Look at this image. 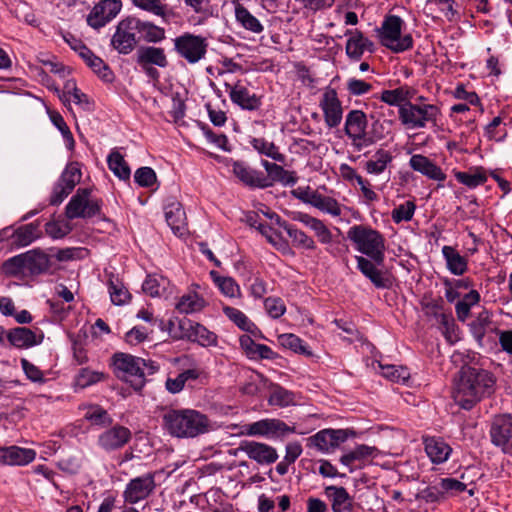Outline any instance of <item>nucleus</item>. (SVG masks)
<instances>
[{"mask_svg": "<svg viewBox=\"0 0 512 512\" xmlns=\"http://www.w3.org/2000/svg\"><path fill=\"white\" fill-rule=\"evenodd\" d=\"M496 380L488 371L463 366L455 380L453 399L464 410H471L482 399L494 393Z\"/></svg>", "mask_w": 512, "mask_h": 512, "instance_id": "nucleus-1", "label": "nucleus"}, {"mask_svg": "<svg viewBox=\"0 0 512 512\" xmlns=\"http://www.w3.org/2000/svg\"><path fill=\"white\" fill-rule=\"evenodd\" d=\"M162 421L164 429L177 438H195L210 429L208 417L194 409H168Z\"/></svg>", "mask_w": 512, "mask_h": 512, "instance_id": "nucleus-2", "label": "nucleus"}, {"mask_svg": "<svg viewBox=\"0 0 512 512\" xmlns=\"http://www.w3.org/2000/svg\"><path fill=\"white\" fill-rule=\"evenodd\" d=\"M113 366L116 376L129 383L136 391L144 387L148 375H153L159 369L154 361L127 353H115Z\"/></svg>", "mask_w": 512, "mask_h": 512, "instance_id": "nucleus-3", "label": "nucleus"}, {"mask_svg": "<svg viewBox=\"0 0 512 512\" xmlns=\"http://www.w3.org/2000/svg\"><path fill=\"white\" fill-rule=\"evenodd\" d=\"M347 237L354 243L357 251L378 265L384 263L385 239L380 232L368 226L354 225L348 230Z\"/></svg>", "mask_w": 512, "mask_h": 512, "instance_id": "nucleus-4", "label": "nucleus"}, {"mask_svg": "<svg viewBox=\"0 0 512 512\" xmlns=\"http://www.w3.org/2000/svg\"><path fill=\"white\" fill-rule=\"evenodd\" d=\"M401 123L410 129L424 128L427 123L436 124L440 109L433 104L404 103L399 108Z\"/></svg>", "mask_w": 512, "mask_h": 512, "instance_id": "nucleus-5", "label": "nucleus"}, {"mask_svg": "<svg viewBox=\"0 0 512 512\" xmlns=\"http://www.w3.org/2000/svg\"><path fill=\"white\" fill-rule=\"evenodd\" d=\"M402 23L400 17L392 15L384 20L379 30L381 44L396 53L408 50L413 46L410 34L401 36Z\"/></svg>", "mask_w": 512, "mask_h": 512, "instance_id": "nucleus-6", "label": "nucleus"}, {"mask_svg": "<svg viewBox=\"0 0 512 512\" xmlns=\"http://www.w3.org/2000/svg\"><path fill=\"white\" fill-rule=\"evenodd\" d=\"M92 189L79 188L65 208L68 219L91 218L100 213L102 201L91 197Z\"/></svg>", "mask_w": 512, "mask_h": 512, "instance_id": "nucleus-7", "label": "nucleus"}, {"mask_svg": "<svg viewBox=\"0 0 512 512\" xmlns=\"http://www.w3.org/2000/svg\"><path fill=\"white\" fill-rule=\"evenodd\" d=\"M206 38L200 35L184 33L174 39V49L188 63L195 64L203 59L207 52Z\"/></svg>", "mask_w": 512, "mask_h": 512, "instance_id": "nucleus-8", "label": "nucleus"}, {"mask_svg": "<svg viewBox=\"0 0 512 512\" xmlns=\"http://www.w3.org/2000/svg\"><path fill=\"white\" fill-rule=\"evenodd\" d=\"M137 34V18L123 19L116 27L111 44L120 54H129L137 45Z\"/></svg>", "mask_w": 512, "mask_h": 512, "instance_id": "nucleus-9", "label": "nucleus"}, {"mask_svg": "<svg viewBox=\"0 0 512 512\" xmlns=\"http://www.w3.org/2000/svg\"><path fill=\"white\" fill-rule=\"evenodd\" d=\"M155 487L154 474L146 473L131 479L127 483L122 496L126 503L133 505L146 499L154 491Z\"/></svg>", "mask_w": 512, "mask_h": 512, "instance_id": "nucleus-10", "label": "nucleus"}, {"mask_svg": "<svg viewBox=\"0 0 512 512\" xmlns=\"http://www.w3.org/2000/svg\"><path fill=\"white\" fill-rule=\"evenodd\" d=\"M348 438V430L323 429L308 438L310 446L323 453H329L339 447Z\"/></svg>", "mask_w": 512, "mask_h": 512, "instance_id": "nucleus-11", "label": "nucleus"}, {"mask_svg": "<svg viewBox=\"0 0 512 512\" xmlns=\"http://www.w3.org/2000/svg\"><path fill=\"white\" fill-rule=\"evenodd\" d=\"M121 7L119 0H103L92 8L87 16V23L96 29L103 27L117 16Z\"/></svg>", "mask_w": 512, "mask_h": 512, "instance_id": "nucleus-12", "label": "nucleus"}, {"mask_svg": "<svg viewBox=\"0 0 512 512\" xmlns=\"http://www.w3.org/2000/svg\"><path fill=\"white\" fill-rule=\"evenodd\" d=\"M490 436L494 445L501 447L504 452H511L512 416H497L491 425Z\"/></svg>", "mask_w": 512, "mask_h": 512, "instance_id": "nucleus-13", "label": "nucleus"}, {"mask_svg": "<svg viewBox=\"0 0 512 512\" xmlns=\"http://www.w3.org/2000/svg\"><path fill=\"white\" fill-rule=\"evenodd\" d=\"M319 105L323 111L326 125L329 128L337 127L343 116V109L337 92L332 88H326Z\"/></svg>", "mask_w": 512, "mask_h": 512, "instance_id": "nucleus-14", "label": "nucleus"}, {"mask_svg": "<svg viewBox=\"0 0 512 512\" xmlns=\"http://www.w3.org/2000/svg\"><path fill=\"white\" fill-rule=\"evenodd\" d=\"M131 431L121 425H115L102 432L97 439L98 446L107 451H115L124 447L131 439Z\"/></svg>", "mask_w": 512, "mask_h": 512, "instance_id": "nucleus-15", "label": "nucleus"}, {"mask_svg": "<svg viewBox=\"0 0 512 512\" xmlns=\"http://www.w3.org/2000/svg\"><path fill=\"white\" fill-rule=\"evenodd\" d=\"M231 172L245 186L250 188H268L265 173L258 171L243 161H234L231 164Z\"/></svg>", "mask_w": 512, "mask_h": 512, "instance_id": "nucleus-16", "label": "nucleus"}, {"mask_svg": "<svg viewBox=\"0 0 512 512\" xmlns=\"http://www.w3.org/2000/svg\"><path fill=\"white\" fill-rule=\"evenodd\" d=\"M249 459L255 461L259 465H270L278 459L276 449L266 443L244 440L241 448Z\"/></svg>", "mask_w": 512, "mask_h": 512, "instance_id": "nucleus-17", "label": "nucleus"}, {"mask_svg": "<svg viewBox=\"0 0 512 512\" xmlns=\"http://www.w3.org/2000/svg\"><path fill=\"white\" fill-rule=\"evenodd\" d=\"M226 91L229 92L230 99L233 103L239 105L242 109L256 110L260 107L261 101L258 96L244 87L240 81L231 85L225 83Z\"/></svg>", "mask_w": 512, "mask_h": 512, "instance_id": "nucleus-18", "label": "nucleus"}, {"mask_svg": "<svg viewBox=\"0 0 512 512\" xmlns=\"http://www.w3.org/2000/svg\"><path fill=\"white\" fill-rule=\"evenodd\" d=\"M43 337L42 332L36 333L26 327H16L6 333L5 340L16 348L27 349L40 344Z\"/></svg>", "mask_w": 512, "mask_h": 512, "instance_id": "nucleus-19", "label": "nucleus"}, {"mask_svg": "<svg viewBox=\"0 0 512 512\" xmlns=\"http://www.w3.org/2000/svg\"><path fill=\"white\" fill-rule=\"evenodd\" d=\"M325 495L331 503L332 512H354V500L342 486H327Z\"/></svg>", "mask_w": 512, "mask_h": 512, "instance_id": "nucleus-20", "label": "nucleus"}, {"mask_svg": "<svg viewBox=\"0 0 512 512\" xmlns=\"http://www.w3.org/2000/svg\"><path fill=\"white\" fill-rule=\"evenodd\" d=\"M349 38L346 43V54L353 60H360L365 51L373 52L374 43L364 37L359 30L348 31Z\"/></svg>", "mask_w": 512, "mask_h": 512, "instance_id": "nucleus-21", "label": "nucleus"}, {"mask_svg": "<svg viewBox=\"0 0 512 512\" xmlns=\"http://www.w3.org/2000/svg\"><path fill=\"white\" fill-rule=\"evenodd\" d=\"M409 165L414 171L421 173L429 179L440 182L446 179V174L442 169L424 155H413L409 160Z\"/></svg>", "mask_w": 512, "mask_h": 512, "instance_id": "nucleus-22", "label": "nucleus"}, {"mask_svg": "<svg viewBox=\"0 0 512 512\" xmlns=\"http://www.w3.org/2000/svg\"><path fill=\"white\" fill-rule=\"evenodd\" d=\"M136 62L141 67L155 65L160 68H165L168 66L164 49L155 46L140 47L136 53Z\"/></svg>", "mask_w": 512, "mask_h": 512, "instance_id": "nucleus-23", "label": "nucleus"}, {"mask_svg": "<svg viewBox=\"0 0 512 512\" xmlns=\"http://www.w3.org/2000/svg\"><path fill=\"white\" fill-rule=\"evenodd\" d=\"M36 457L33 449L10 446L0 448V461L7 465H27Z\"/></svg>", "mask_w": 512, "mask_h": 512, "instance_id": "nucleus-24", "label": "nucleus"}, {"mask_svg": "<svg viewBox=\"0 0 512 512\" xmlns=\"http://www.w3.org/2000/svg\"><path fill=\"white\" fill-rule=\"evenodd\" d=\"M377 454V449L368 445H358L353 450L343 454L340 457V462L349 468L350 472L354 470L355 467L360 466L365 463L369 458L374 457Z\"/></svg>", "mask_w": 512, "mask_h": 512, "instance_id": "nucleus-25", "label": "nucleus"}, {"mask_svg": "<svg viewBox=\"0 0 512 512\" xmlns=\"http://www.w3.org/2000/svg\"><path fill=\"white\" fill-rule=\"evenodd\" d=\"M357 268L359 271L368 278L377 288L388 287V279L383 276L381 270L372 259L365 258L364 256H355Z\"/></svg>", "mask_w": 512, "mask_h": 512, "instance_id": "nucleus-26", "label": "nucleus"}, {"mask_svg": "<svg viewBox=\"0 0 512 512\" xmlns=\"http://www.w3.org/2000/svg\"><path fill=\"white\" fill-rule=\"evenodd\" d=\"M165 218L175 234L183 235L186 231V215L182 205L173 202L165 207Z\"/></svg>", "mask_w": 512, "mask_h": 512, "instance_id": "nucleus-27", "label": "nucleus"}, {"mask_svg": "<svg viewBox=\"0 0 512 512\" xmlns=\"http://www.w3.org/2000/svg\"><path fill=\"white\" fill-rule=\"evenodd\" d=\"M392 161V153L380 148L365 162L364 169L370 175H380L386 171Z\"/></svg>", "mask_w": 512, "mask_h": 512, "instance_id": "nucleus-28", "label": "nucleus"}, {"mask_svg": "<svg viewBox=\"0 0 512 512\" xmlns=\"http://www.w3.org/2000/svg\"><path fill=\"white\" fill-rule=\"evenodd\" d=\"M366 114L361 110H351L346 115L344 131L348 137L359 138L366 132L367 128Z\"/></svg>", "mask_w": 512, "mask_h": 512, "instance_id": "nucleus-29", "label": "nucleus"}, {"mask_svg": "<svg viewBox=\"0 0 512 512\" xmlns=\"http://www.w3.org/2000/svg\"><path fill=\"white\" fill-rule=\"evenodd\" d=\"M425 451L433 463L440 464L447 461L452 449L442 439L432 437L425 440Z\"/></svg>", "mask_w": 512, "mask_h": 512, "instance_id": "nucleus-30", "label": "nucleus"}, {"mask_svg": "<svg viewBox=\"0 0 512 512\" xmlns=\"http://www.w3.org/2000/svg\"><path fill=\"white\" fill-rule=\"evenodd\" d=\"M442 255L447 269L456 276L463 275L468 269L467 260L452 246H443Z\"/></svg>", "mask_w": 512, "mask_h": 512, "instance_id": "nucleus-31", "label": "nucleus"}, {"mask_svg": "<svg viewBox=\"0 0 512 512\" xmlns=\"http://www.w3.org/2000/svg\"><path fill=\"white\" fill-rule=\"evenodd\" d=\"M276 223L282 227L292 240L293 245L307 250H314L316 248L314 240L309 237L305 232L299 230L276 216Z\"/></svg>", "mask_w": 512, "mask_h": 512, "instance_id": "nucleus-32", "label": "nucleus"}, {"mask_svg": "<svg viewBox=\"0 0 512 512\" xmlns=\"http://www.w3.org/2000/svg\"><path fill=\"white\" fill-rule=\"evenodd\" d=\"M196 322L189 319H171L168 322V331L172 338L176 340H189L193 338L192 334L195 329Z\"/></svg>", "mask_w": 512, "mask_h": 512, "instance_id": "nucleus-33", "label": "nucleus"}, {"mask_svg": "<svg viewBox=\"0 0 512 512\" xmlns=\"http://www.w3.org/2000/svg\"><path fill=\"white\" fill-rule=\"evenodd\" d=\"M132 3L144 11L161 17L165 22L174 16L172 9L161 0H132Z\"/></svg>", "mask_w": 512, "mask_h": 512, "instance_id": "nucleus-34", "label": "nucleus"}, {"mask_svg": "<svg viewBox=\"0 0 512 512\" xmlns=\"http://www.w3.org/2000/svg\"><path fill=\"white\" fill-rule=\"evenodd\" d=\"M26 259V270L28 273L38 275L46 270L50 266L49 257L38 250H32L25 253Z\"/></svg>", "mask_w": 512, "mask_h": 512, "instance_id": "nucleus-35", "label": "nucleus"}, {"mask_svg": "<svg viewBox=\"0 0 512 512\" xmlns=\"http://www.w3.org/2000/svg\"><path fill=\"white\" fill-rule=\"evenodd\" d=\"M299 220L305 226L314 231L318 240L322 244H329L332 242V233L322 220L314 218L308 214H301L299 216Z\"/></svg>", "mask_w": 512, "mask_h": 512, "instance_id": "nucleus-36", "label": "nucleus"}, {"mask_svg": "<svg viewBox=\"0 0 512 512\" xmlns=\"http://www.w3.org/2000/svg\"><path fill=\"white\" fill-rule=\"evenodd\" d=\"M11 237L13 238V243L18 247L27 246L39 237V225L30 223L21 226L12 232Z\"/></svg>", "mask_w": 512, "mask_h": 512, "instance_id": "nucleus-37", "label": "nucleus"}, {"mask_svg": "<svg viewBox=\"0 0 512 512\" xmlns=\"http://www.w3.org/2000/svg\"><path fill=\"white\" fill-rule=\"evenodd\" d=\"M137 30L141 38L149 43H158L165 39V30L152 22L137 19Z\"/></svg>", "mask_w": 512, "mask_h": 512, "instance_id": "nucleus-38", "label": "nucleus"}, {"mask_svg": "<svg viewBox=\"0 0 512 512\" xmlns=\"http://www.w3.org/2000/svg\"><path fill=\"white\" fill-rule=\"evenodd\" d=\"M62 99L64 103L73 102L85 111L91 110V102L88 97L76 87L74 81L66 82Z\"/></svg>", "mask_w": 512, "mask_h": 512, "instance_id": "nucleus-39", "label": "nucleus"}, {"mask_svg": "<svg viewBox=\"0 0 512 512\" xmlns=\"http://www.w3.org/2000/svg\"><path fill=\"white\" fill-rule=\"evenodd\" d=\"M199 371L197 369H187L179 373L175 378L168 377L165 382V388L171 394L181 392L186 382L198 379Z\"/></svg>", "mask_w": 512, "mask_h": 512, "instance_id": "nucleus-40", "label": "nucleus"}, {"mask_svg": "<svg viewBox=\"0 0 512 512\" xmlns=\"http://www.w3.org/2000/svg\"><path fill=\"white\" fill-rule=\"evenodd\" d=\"M107 164L113 174L120 180H129L131 170L124 157L116 150H113L107 157Z\"/></svg>", "mask_w": 512, "mask_h": 512, "instance_id": "nucleus-41", "label": "nucleus"}, {"mask_svg": "<svg viewBox=\"0 0 512 512\" xmlns=\"http://www.w3.org/2000/svg\"><path fill=\"white\" fill-rule=\"evenodd\" d=\"M235 17L246 30L253 33L259 34L264 29L260 21L241 4L235 6Z\"/></svg>", "mask_w": 512, "mask_h": 512, "instance_id": "nucleus-42", "label": "nucleus"}, {"mask_svg": "<svg viewBox=\"0 0 512 512\" xmlns=\"http://www.w3.org/2000/svg\"><path fill=\"white\" fill-rule=\"evenodd\" d=\"M205 306V300L196 293L183 295L176 304V309L182 314H191L201 311Z\"/></svg>", "mask_w": 512, "mask_h": 512, "instance_id": "nucleus-43", "label": "nucleus"}, {"mask_svg": "<svg viewBox=\"0 0 512 512\" xmlns=\"http://www.w3.org/2000/svg\"><path fill=\"white\" fill-rule=\"evenodd\" d=\"M311 206L317 208L321 212L330 214L333 217H338L342 213L341 205L336 199L322 195L318 191Z\"/></svg>", "mask_w": 512, "mask_h": 512, "instance_id": "nucleus-44", "label": "nucleus"}, {"mask_svg": "<svg viewBox=\"0 0 512 512\" xmlns=\"http://www.w3.org/2000/svg\"><path fill=\"white\" fill-rule=\"evenodd\" d=\"M250 144L260 154L281 163L285 162V155L279 152L278 147L273 142H269L264 138H253Z\"/></svg>", "mask_w": 512, "mask_h": 512, "instance_id": "nucleus-45", "label": "nucleus"}, {"mask_svg": "<svg viewBox=\"0 0 512 512\" xmlns=\"http://www.w3.org/2000/svg\"><path fill=\"white\" fill-rule=\"evenodd\" d=\"M455 178L469 188H476L487 181V175L482 168H475L467 172H456Z\"/></svg>", "mask_w": 512, "mask_h": 512, "instance_id": "nucleus-46", "label": "nucleus"}, {"mask_svg": "<svg viewBox=\"0 0 512 512\" xmlns=\"http://www.w3.org/2000/svg\"><path fill=\"white\" fill-rule=\"evenodd\" d=\"M413 94L410 89L406 87H399L393 90H384L381 93L380 99L389 105H402L401 103L410 102Z\"/></svg>", "mask_w": 512, "mask_h": 512, "instance_id": "nucleus-47", "label": "nucleus"}, {"mask_svg": "<svg viewBox=\"0 0 512 512\" xmlns=\"http://www.w3.org/2000/svg\"><path fill=\"white\" fill-rule=\"evenodd\" d=\"M280 345L284 348L290 349L295 353L311 356L312 352L308 346L298 336L292 333H285L278 336Z\"/></svg>", "mask_w": 512, "mask_h": 512, "instance_id": "nucleus-48", "label": "nucleus"}, {"mask_svg": "<svg viewBox=\"0 0 512 512\" xmlns=\"http://www.w3.org/2000/svg\"><path fill=\"white\" fill-rule=\"evenodd\" d=\"M81 177L82 173L78 163H71L62 172L58 182L68 190L73 191L75 186L81 181Z\"/></svg>", "mask_w": 512, "mask_h": 512, "instance_id": "nucleus-49", "label": "nucleus"}, {"mask_svg": "<svg viewBox=\"0 0 512 512\" xmlns=\"http://www.w3.org/2000/svg\"><path fill=\"white\" fill-rule=\"evenodd\" d=\"M265 178L268 180V187L273 186L275 182H279L284 186H293L298 178L293 171L285 170L282 166L276 165V170H273L270 176H266Z\"/></svg>", "mask_w": 512, "mask_h": 512, "instance_id": "nucleus-50", "label": "nucleus"}, {"mask_svg": "<svg viewBox=\"0 0 512 512\" xmlns=\"http://www.w3.org/2000/svg\"><path fill=\"white\" fill-rule=\"evenodd\" d=\"M213 281L220 291L227 297H236L240 294L238 284L231 277H222L216 271L210 272Z\"/></svg>", "mask_w": 512, "mask_h": 512, "instance_id": "nucleus-51", "label": "nucleus"}, {"mask_svg": "<svg viewBox=\"0 0 512 512\" xmlns=\"http://www.w3.org/2000/svg\"><path fill=\"white\" fill-rule=\"evenodd\" d=\"M84 418L98 426H110L113 422L107 411L98 405L87 407Z\"/></svg>", "mask_w": 512, "mask_h": 512, "instance_id": "nucleus-52", "label": "nucleus"}, {"mask_svg": "<svg viewBox=\"0 0 512 512\" xmlns=\"http://www.w3.org/2000/svg\"><path fill=\"white\" fill-rule=\"evenodd\" d=\"M268 401L270 405L286 407L295 403L294 393L279 385H275L272 388Z\"/></svg>", "mask_w": 512, "mask_h": 512, "instance_id": "nucleus-53", "label": "nucleus"}, {"mask_svg": "<svg viewBox=\"0 0 512 512\" xmlns=\"http://www.w3.org/2000/svg\"><path fill=\"white\" fill-rule=\"evenodd\" d=\"M225 314L242 330L256 335L258 330L253 322L238 309L227 307L224 309Z\"/></svg>", "mask_w": 512, "mask_h": 512, "instance_id": "nucleus-54", "label": "nucleus"}, {"mask_svg": "<svg viewBox=\"0 0 512 512\" xmlns=\"http://www.w3.org/2000/svg\"><path fill=\"white\" fill-rule=\"evenodd\" d=\"M167 285H169V281L166 278L149 276L144 281L142 289L146 294L152 297H159L164 294Z\"/></svg>", "mask_w": 512, "mask_h": 512, "instance_id": "nucleus-55", "label": "nucleus"}, {"mask_svg": "<svg viewBox=\"0 0 512 512\" xmlns=\"http://www.w3.org/2000/svg\"><path fill=\"white\" fill-rule=\"evenodd\" d=\"M379 367L381 374L393 382L405 383L410 377L409 370L406 367L382 364Z\"/></svg>", "mask_w": 512, "mask_h": 512, "instance_id": "nucleus-56", "label": "nucleus"}, {"mask_svg": "<svg viewBox=\"0 0 512 512\" xmlns=\"http://www.w3.org/2000/svg\"><path fill=\"white\" fill-rule=\"evenodd\" d=\"M109 293H110L111 301L115 305H123L130 298V294H129L128 290L124 287V285L118 279L113 280L111 278L109 280Z\"/></svg>", "mask_w": 512, "mask_h": 512, "instance_id": "nucleus-57", "label": "nucleus"}, {"mask_svg": "<svg viewBox=\"0 0 512 512\" xmlns=\"http://www.w3.org/2000/svg\"><path fill=\"white\" fill-rule=\"evenodd\" d=\"M273 419H262L245 426V434L249 436L273 435Z\"/></svg>", "mask_w": 512, "mask_h": 512, "instance_id": "nucleus-58", "label": "nucleus"}, {"mask_svg": "<svg viewBox=\"0 0 512 512\" xmlns=\"http://www.w3.org/2000/svg\"><path fill=\"white\" fill-rule=\"evenodd\" d=\"M192 335L193 338L191 341L197 342L201 346L209 347L216 346L217 344V336L199 323L195 325V329Z\"/></svg>", "mask_w": 512, "mask_h": 512, "instance_id": "nucleus-59", "label": "nucleus"}, {"mask_svg": "<svg viewBox=\"0 0 512 512\" xmlns=\"http://www.w3.org/2000/svg\"><path fill=\"white\" fill-rule=\"evenodd\" d=\"M50 120L61 132L67 148L72 150L74 148L75 141L63 117L57 112H52L50 113Z\"/></svg>", "mask_w": 512, "mask_h": 512, "instance_id": "nucleus-60", "label": "nucleus"}, {"mask_svg": "<svg viewBox=\"0 0 512 512\" xmlns=\"http://www.w3.org/2000/svg\"><path fill=\"white\" fill-rule=\"evenodd\" d=\"M87 65L105 82H112L114 74L109 66L98 56L94 55Z\"/></svg>", "mask_w": 512, "mask_h": 512, "instance_id": "nucleus-61", "label": "nucleus"}, {"mask_svg": "<svg viewBox=\"0 0 512 512\" xmlns=\"http://www.w3.org/2000/svg\"><path fill=\"white\" fill-rule=\"evenodd\" d=\"M416 205L413 201H406L392 210L391 217L395 223L410 221L413 218Z\"/></svg>", "mask_w": 512, "mask_h": 512, "instance_id": "nucleus-62", "label": "nucleus"}, {"mask_svg": "<svg viewBox=\"0 0 512 512\" xmlns=\"http://www.w3.org/2000/svg\"><path fill=\"white\" fill-rule=\"evenodd\" d=\"M416 499L426 503H437L443 501L445 498L438 483L420 490L416 494Z\"/></svg>", "mask_w": 512, "mask_h": 512, "instance_id": "nucleus-63", "label": "nucleus"}, {"mask_svg": "<svg viewBox=\"0 0 512 512\" xmlns=\"http://www.w3.org/2000/svg\"><path fill=\"white\" fill-rule=\"evenodd\" d=\"M4 270L6 273L11 275H17L20 273H26V259L25 253L14 256L4 262Z\"/></svg>", "mask_w": 512, "mask_h": 512, "instance_id": "nucleus-64", "label": "nucleus"}]
</instances>
